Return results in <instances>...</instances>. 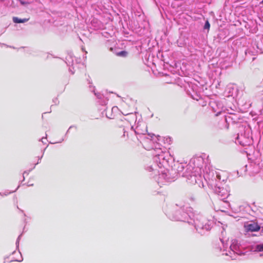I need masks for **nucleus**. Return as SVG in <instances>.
<instances>
[{"label": "nucleus", "mask_w": 263, "mask_h": 263, "mask_svg": "<svg viewBox=\"0 0 263 263\" xmlns=\"http://www.w3.org/2000/svg\"><path fill=\"white\" fill-rule=\"evenodd\" d=\"M72 126H70V127L69 128V129H68L67 132V133L69 132V129L72 128Z\"/></svg>", "instance_id": "nucleus-36"}, {"label": "nucleus", "mask_w": 263, "mask_h": 263, "mask_svg": "<svg viewBox=\"0 0 263 263\" xmlns=\"http://www.w3.org/2000/svg\"><path fill=\"white\" fill-rule=\"evenodd\" d=\"M22 260H17V259H11L10 260V261H21Z\"/></svg>", "instance_id": "nucleus-32"}, {"label": "nucleus", "mask_w": 263, "mask_h": 263, "mask_svg": "<svg viewBox=\"0 0 263 263\" xmlns=\"http://www.w3.org/2000/svg\"><path fill=\"white\" fill-rule=\"evenodd\" d=\"M20 3L22 5H27V4H28V2H25V1H23V0H19Z\"/></svg>", "instance_id": "nucleus-24"}, {"label": "nucleus", "mask_w": 263, "mask_h": 263, "mask_svg": "<svg viewBox=\"0 0 263 263\" xmlns=\"http://www.w3.org/2000/svg\"><path fill=\"white\" fill-rule=\"evenodd\" d=\"M247 232H256L260 229V227L256 223H251L245 226Z\"/></svg>", "instance_id": "nucleus-12"}, {"label": "nucleus", "mask_w": 263, "mask_h": 263, "mask_svg": "<svg viewBox=\"0 0 263 263\" xmlns=\"http://www.w3.org/2000/svg\"><path fill=\"white\" fill-rule=\"evenodd\" d=\"M193 99L198 101L200 99V96H198V95H196V96L195 97H193Z\"/></svg>", "instance_id": "nucleus-26"}, {"label": "nucleus", "mask_w": 263, "mask_h": 263, "mask_svg": "<svg viewBox=\"0 0 263 263\" xmlns=\"http://www.w3.org/2000/svg\"><path fill=\"white\" fill-rule=\"evenodd\" d=\"M239 118L237 115L230 113L228 115H224L225 122L229 125L230 123H237Z\"/></svg>", "instance_id": "nucleus-10"}, {"label": "nucleus", "mask_w": 263, "mask_h": 263, "mask_svg": "<svg viewBox=\"0 0 263 263\" xmlns=\"http://www.w3.org/2000/svg\"><path fill=\"white\" fill-rule=\"evenodd\" d=\"M166 215L169 218L176 221H181L192 223L194 221V227L196 231L201 235L212 228L214 221L212 219H208L203 216H197L195 220H193L194 216L191 207L178 204L176 205L174 213L167 212Z\"/></svg>", "instance_id": "nucleus-1"}, {"label": "nucleus", "mask_w": 263, "mask_h": 263, "mask_svg": "<svg viewBox=\"0 0 263 263\" xmlns=\"http://www.w3.org/2000/svg\"><path fill=\"white\" fill-rule=\"evenodd\" d=\"M95 95L97 96V97L98 99H102V95H101V94L97 95L96 93H95Z\"/></svg>", "instance_id": "nucleus-28"}, {"label": "nucleus", "mask_w": 263, "mask_h": 263, "mask_svg": "<svg viewBox=\"0 0 263 263\" xmlns=\"http://www.w3.org/2000/svg\"><path fill=\"white\" fill-rule=\"evenodd\" d=\"M118 107L117 106H114L111 109V111H116L117 110H118Z\"/></svg>", "instance_id": "nucleus-27"}, {"label": "nucleus", "mask_w": 263, "mask_h": 263, "mask_svg": "<svg viewBox=\"0 0 263 263\" xmlns=\"http://www.w3.org/2000/svg\"><path fill=\"white\" fill-rule=\"evenodd\" d=\"M154 163L147 166L146 170L155 176L158 175V183L163 182V180L169 182L171 179L167 177L165 168L168 166L170 155L168 152H163L160 148H155L152 153Z\"/></svg>", "instance_id": "nucleus-2"}, {"label": "nucleus", "mask_w": 263, "mask_h": 263, "mask_svg": "<svg viewBox=\"0 0 263 263\" xmlns=\"http://www.w3.org/2000/svg\"><path fill=\"white\" fill-rule=\"evenodd\" d=\"M210 27V24L208 21H206L204 26V29H209Z\"/></svg>", "instance_id": "nucleus-20"}, {"label": "nucleus", "mask_w": 263, "mask_h": 263, "mask_svg": "<svg viewBox=\"0 0 263 263\" xmlns=\"http://www.w3.org/2000/svg\"><path fill=\"white\" fill-rule=\"evenodd\" d=\"M168 140H169L168 142H170L171 141V138H168Z\"/></svg>", "instance_id": "nucleus-39"}, {"label": "nucleus", "mask_w": 263, "mask_h": 263, "mask_svg": "<svg viewBox=\"0 0 263 263\" xmlns=\"http://www.w3.org/2000/svg\"><path fill=\"white\" fill-rule=\"evenodd\" d=\"M44 139H46V138H44V137L42 138V141L43 143H44L45 142V140H43Z\"/></svg>", "instance_id": "nucleus-33"}, {"label": "nucleus", "mask_w": 263, "mask_h": 263, "mask_svg": "<svg viewBox=\"0 0 263 263\" xmlns=\"http://www.w3.org/2000/svg\"><path fill=\"white\" fill-rule=\"evenodd\" d=\"M126 136L130 138V139L133 141H136V140H137L134 134H132V136L130 135V130L129 132L126 131L124 132L123 136L125 137Z\"/></svg>", "instance_id": "nucleus-14"}, {"label": "nucleus", "mask_w": 263, "mask_h": 263, "mask_svg": "<svg viewBox=\"0 0 263 263\" xmlns=\"http://www.w3.org/2000/svg\"><path fill=\"white\" fill-rule=\"evenodd\" d=\"M125 116H129L130 118L129 119L130 120H132L133 121H134L136 120L137 117L136 114L133 113H127L126 114H124Z\"/></svg>", "instance_id": "nucleus-17"}, {"label": "nucleus", "mask_w": 263, "mask_h": 263, "mask_svg": "<svg viewBox=\"0 0 263 263\" xmlns=\"http://www.w3.org/2000/svg\"><path fill=\"white\" fill-rule=\"evenodd\" d=\"M214 193L217 195L219 198L220 201L218 203L219 204H225L227 206H229V203L223 200L226 199L229 195V191L223 187H220L216 184L214 188Z\"/></svg>", "instance_id": "nucleus-5"}, {"label": "nucleus", "mask_w": 263, "mask_h": 263, "mask_svg": "<svg viewBox=\"0 0 263 263\" xmlns=\"http://www.w3.org/2000/svg\"><path fill=\"white\" fill-rule=\"evenodd\" d=\"M22 236V234L20 235L16 240V247L18 248V245H19V241H20V240L21 239V237Z\"/></svg>", "instance_id": "nucleus-23"}, {"label": "nucleus", "mask_w": 263, "mask_h": 263, "mask_svg": "<svg viewBox=\"0 0 263 263\" xmlns=\"http://www.w3.org/2000/svg\"><path fill=\"white\" fill-rule=\"evenodd\" d=\"M106 102H107L106 100H103V101L102 102H101V103L102 104V105H105L106 104Z\"/></svg>", "instance_id": "nucleus-30"}, {"label": "nucleus", "mask_w": 263, "mask_h": 263, "mask_svg": "<svg viewBox=\"0 0 263 263\" xmlns=\"http://www.w3.org/2000/svg\"><path fill=\"white\" fill-rule=\"evenodd\" d=\"M186 177H187V179L190 183L192 184L198 183V182L200 181L201 177L200 175L198 174V175H196L193 173L189 176L187 175Z\"/></svg>", "instance_id": "nucleus-11"}, {"label": "nucleus", "mask_w": 263, "mask_h": 263, "mask_svg": "<svg viewBox=\"0 0 263 263\" xmlns=\"http://www.w3.org/2000/svg\"><path fill=\"white\" fill-rule=\"evenodd\" d=\"M154 135V134H152V135L149 134V136H150L151 138H152Z\"/></svg>", "instance_id": "nucleus-38"}, {"label": "nucleus", "mask_w": 263, "mask_h": 263, "mask_svg": "<svg viewBox=\"0 0 263 263\" xmlns=\"http://www.w3.org/2000/svg\"><path fill=\"white\" fill-rule=\"evenodd\" d=\"M44 139H46V138H44V137L42 138V141L43 143H44L45 142V140H43Z\"/></svg>", "instance_id": "nucleus-34"}, {"label": "nucleus", "mask_w": 263, "mask_h": 263, "mask_svg": "<svg viewBox=\"0 0 263 263\" xmlns=\"http://www.w3.org/2000/svg\"><path fill=\"white\" fill-rule=\"evenodd\" d=\"M29 20V18H23L21 19L17 17H13V21L15 23H24L27 22Z\"/></svg>", "instance_id": "nucleus-15"}, {"label": "nucleus", "mask_w": 263, "mask_h": 263, "mask_svg": "<svg viewBox=\"0 0 263 263\" xmlns=\"http://www.w3.org/2000/svg\"><path fill=\"white\" fill-rule=\"evenodd\" d=\"M259 256H260V257L263 256V253H260V254H259Z\"/></svg>", "instance_id": "nucleus-37"}, {"label": "nucleus", "mask_w": 263, "mask_h": 263, "mask_svg": "<svg viewBox=\"0 0 263 263\" xmlns=\"http://www.w3.org/2000/svg\"><path fill=\"white\" fill-rule=\"evenodd\" d=\"M42 157V156L41 158H39V161H40V160H41V159Z\"/></svg>", "instance_id": "nucleus-40"}, {"label": "nucleus", "mask_w": 263, "mask_h": 263, "mask_svg": "<svg viewBox=\"0 0 263 263\" xmlns=\"http://www.w3.org/2000/svg\"><path fill=\"white\" fill-rule=\"evenodd\" d=\"M260 170V166L259 163H251L249 165H245L244 168L240 170L239 171H237V174H239L240 172V174L239 176H241L242 175V171H243L244 173L246 171H249L250 175H254L258 173L261 172Z\"/></svg>", "instance_id": "nucleus-6"}, {"label": "nucleus", "mask_w": 263, "mask_h": 263, "mask_svg": "<svg viewBox=\"0 0 263 263\" xmlns=\"http://www.w3.org/2000/svg\"><path fill=\"white\" fill-rule=\"evenodd\" d=\"M185 164L181 163H177L174 166L173 170L176 173V176H181L182 177L187 176V174L184 172Z\"/></svg>", "instance_id": "nucleus-9"}, {"label": "nucleus", "mask_w": 263, "mask_h": 263, "mask_svg": "<svg viewBox=\"0 0 263 263\" xmlns=\"http://www.w3.org/2000/svg\"><path fill=\"white\" fill-rule=\"evenodd\" d=\"M220 241L223 245V251H226V255L229 256L232 259H235V256L236 255H240L244 254V253L240 250L239 246L238 245V241L234 239L232 240L231 245L229 247L228 252H227V249L228 248V244L227 242L224 243V240L220 239Z\"/></svg>", "instance_id": "nucleus-3"}, {"label": "nucleus", "mask_w": 263, "mask_h": 263, "mask_svg": "<svg viewBox=\"0 0 263 263\" xmlns=\"http://www.w3.org/2000/svg\"><path fill=\"white\" fill-rule=\"evenodd\" d=\"M0 195H2L1 193H0Z\"/></svg>", "instance_id": "nucleus-43"}, {"label": "nucleus", "mask_w": 263, "mask_h": 263, "mask_svg": "<svg viewBox=\"0 0 263 263\" xmlns=\"http://www.w3.org/2000/svg\"><path fill=\"white\" fill-rule=\"evenodd\" d=\"M210 105L213 111L216 113V116H218L223 111V107L220 103L215 101H212L210 102Z\"/></svg>", "instance_id": "nucleus-7"}, {"label": "nucleus", "mask_w": 263, "mask_h": 263, "mask_svg": "<svg viewBox=\"0 0 263 263\" xmlns=\"http://www.w3.org/2000/svg\"><path fill=\"white\" fill-rule=\"evenodd\" d=\"M25 174H28V173H27V172H26V171H25V172H24V173H23V180H24V179H25L24 175H25Z\"/></svg>", "instance_id": "nucleus-31"}, {"label": "nucleus", "mask_w": 263, "mask_h": 263, "mask_svg": "<svg viewBox=\"0 0 263 263\" xmlns=\"http://www.w3.org/2000/svg\"><path fill=\"white\" fill-rule=\"evenodd\" d=\"M194 163H197V168L200 170V168L202 167V164L203 162V159L201 157H198L196 158H194L193 160Z\"/></svg>", "instance_id": "nucleus-13"}, {"label": "nucleus", "mask_w": 263, "mask_h": 263, "mask_svg": "<svg viewBox=\"0 0 263 263\" xmlns=\"http://www.w3.org/2000/svg\"><path fill=\"white\" fill-rule=\"evenodd\" d=\"M261 3H262V4H263V1L261 2Z\"/></svg>", "instance_id": "nucleus-42"}, {"label": "nucleus", "mask_w": 263, "mask_h": 263, "mask_svg": "<svg viewBox=\"0 0 263 263\" xmlns=\"http://www.w3.org/2000/svg\"><path fill=\"white\" fill-rule=\"evenodd\" d=\"M117 55L120 57H126L127 55V52L125 51H121L117 53Z\"/></svg>", "instance_id": "nucleus-19"}, {"label": "nucleus", "mask_w": 263, "mask_h": 263, "mask_svg": "<svg viewBox=\"0 0 263 263\" xmlns=\"http://www.w3.org/2000/svg\"><path fill=\"white\" fill-rule=\"evenodd\" d=\"M254 251L263 252V243H260L254 247Z\"/></svg>", "instance_id": "nucleus-16"}, {"label": "nucleus", "mask_w": 263, "mask_h": 263, "mask_svg": "<svg viewBox=\"0 0 263 263\" xmlns=\"http://www.w3.org/2000/svg\"><path fill=\"white\" fill-rule=\"evenodd\" d=\"M260 171L261 172H260V173H262V174H263V168H260Z\"/></svg>", "instance_id": "nucleus-35"}, {"label": "nucleus", "mask_w": 263, "mask_h": 263, "mask_svg": "<svg viewBox=\"0 0 263 263\" xmlns=\"http://www.w3.org/2000/svg\"><path fill=\"white\" fill-rule=\"evenodd\" d=\"M190 200H192V201H195V200H196V197H195V196L192 195V196H191L190 197Z\"/></svg>", "instance_id": "nucleus-25"}, {"label": "nucleus", "mask_w": 263, "mask_h": 263, "mask_svg": "<svg viewBox=\"0 0 263 263\" xmlns=\"http://www.w3.org/2000/svg\"><path fill=\"white\" fill-rule=\"evenodd\" d=\"M244 133L238 134L237 137L235 140V143H239L240 145L245 146L252 144V139L250 135V129L249 127H243Z\"/></svg>", "instance_id": "nucleus-4"}, {"label": "nucleus", "mask_w": 263, "mask_h": 263, "mask_svg": "<svg viewBox=\"0 0 263 263\" xmlns=\"http://www.w3.org/2000/svg\"><path fill=\"white\" fill-rule=\"evenodd\" d=\"M6 258H5L4 263H5V262H6Z\"/></svg>", "instance_id": "nucleus-41"}, {"label": "nucleus", "mask_w": 263, "mask_h": 263, "mask_svg": "<svg viewBox=\"0 0 263 263\" xmlns=\"http://www.w3.org/2000/svg\"><path fill=\"white\" fill-rule=\"evenodd\" d=\"M66 63H67V65H70V64H72L73 63V59H72V57L71 55H68V57H67L66 58Z\"/></svg>", "instance_id": "nucleus-18"}, {"label": "nucleus", "mask_w": 263, "mask_h": 263, "mask_svg": "<svg viewBox=\"0 0 263 263\" xmlns=\"http://www.w3.org/2000/svg\"><path fill=\"white\" fill-rule=\"evenodd\" d=\"M215 179L216 181H220L221 179L220 174L216 173V178Z\"/></svg>", "instance_id": "nucleus-21"}, {"label": "nucleus", "mask_w": 263, "mask_h": 263, "mask_svg": "<svg viewBox=\"0 0 263 263\" xmlns=\"http://www.w3.org/2000/svg\"><path fill=\"white\" fill-rule=\"evenodd\" d=\"M141 126V124L138 125L135 129H134L133 126L130 127V135L134 134L137 141H139L141 136L145 135L144 133L147 132L146 130H141L140 128Z\"/></svg>", "instance_id": "nucleus-8"}, {"label": "nucleus", "mask_w": 263, "mask_h": 263, "mask_svg": "<svg viewBox=\"0 0 263 263\" xmlns=\"http://www.w3.org/2000/svg\"><path fill=\"white\" fill-rule=\"evenodd\" d=\"M215 210L216 211H221V212H224V210L223 208V207L221 208H218V207H215L214 208Z\"/></svg>", "instance_id": "nucleus-22"}, {"label": "nucleus", "mask_w": 263, "mask_h": 263, "mask_svg": "<svg viewBox=\"0 0 263 263\" xmlns=\"http://www.w3.org/2000/svg\"><path fill=\"white\" fill-rule=\"evenodd\" d=\"M106 116L107 118H109V119H112V118H114V117H112L111 115L109 116H108V115L106 114Z\"/></svg>", "instance_id": "nucleus-29"}]
</instances>
